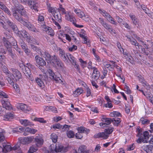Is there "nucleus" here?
Instances as JSON below:
<instances>
[{"instance_id":"nucleus-39","label":"nucleus","mask_w":153,"mask_h":153,"mask_svg":"<svg viewBox=\"0 0 153 153\" xmlns=\"http://www.w3.org/2000/svg\"><path fill=\"white\" fill-rule=\"evenodd\" d=\"M114 129V128L112 127H110L105 129L104 131L106 134L109 135L113 132Z\"/></svg>"},{"instance_id":"nucleus-58","label":"nucleus","mask_w":153,"mask_h":153,"mask_svg":"<svg viewBox=\"0 0 153 153\" xmlns=\"http://www.w3.org/2000/svg\"><path fill=\"white\" fill-rule=\"evenodd\" d=\"M79 36L80 37H82L83 39L84 40L83 41V43H86L87 42V38L85 36V35L83 34H80Z\"/></svg>"},{"instance_id":"nucleus-6","label":"nucleus","mask_w":153,"mask_h":153,"mask_svg":"<svg viewBox=\"0 0 153 153\" xmlns=\"http://www.w3.org/2000/svg\"><path fill=\"white\" fill-rule=\"evenodd\" d=\"M99 20L100 22L105 29L108 30L111 33H115V30L112 28L111 26L104 22L102 18H100L99 19Z\"/></svg>"},{"instance_id":"nucleus-62","label":"nucleus","mask_w":153,"mask_h":153,"mask_svg":"<svg viewBox=\"0 0 153 153\" xmlns=\"http://www.w3.org/2000/svg\"><path fill=\"white\" fill-rule=\"evenodd\" d=\"M5 60V56L0 55V63L4 62Z\"/></svg>"},{"instance_id":"nucleus-45","label":"nucleus","mask_w":153,"mask_h":153,"mask_svg":"<svg viewBox=\"0 0 153 153\" xmlns=\"http://www.w3.org/2000/svg\"><path fill=\"white\" fill-rule=\"evenodd\" d=\"M107 19L110 23L115 25H117L116 21L114 20V19L111 15L109 16L107 18Z\"/></svg>"},{"instance_id":"nucleus-59","label":"nucleus","mask_w":153,"mask_h":153,"mask_svg":"<svg viewBox=\"0 0 153 153\" xmlns=\"http://www.w3.org/2000/svg\"><path fill=\"white\" fill-rule=\"evenodd\" d=\"M103 105L106 108H111L113 107L112 104L110 102H108L107 103L104 104Z\"/></svg>"},{"instance_id":"nucleus-33","label":"nucleus","mask_w":153,"mask_h":153,"mask_svg":"<svg viewBox=\"0 0 153 153\" xmlns=\"http://www.w3.org/2000/svg\"><path fill=\"white\" fill-rule=\"evenodd\" d=\"M24 38H26V40L28 42H31L32 40L31 39H32V37L30 35V34L26 31V33H25V34L24 35Z\"/></svg>"},{"instance_id":"nucleus-24","label":"nucleus","mask_w":153,"mask_h":153,"mask_svg":"<svg viewBox=\"0 0 153 153\" xmlns=\"http://www.w3.org/2000/svg\"><path fill=\"white\" fill-rule=\"evenodd\" d=\"M68 21H70L71 22L73 23V24L76 27L78 28H81L83 27L82 25H79L75 23V22L76 20V19L74 18H71L70 16H69V18H68Z\"/></svg>"},{"instance_id":"nucleus-17","label":"nucleus","mask_w":153,"mask_h":153,"mask_svg":"<svg viewBox=\"0 0 153 153\" xmlns=\"http://www.w3.org/2000/svg\"><path fill=\"white\" fill-rule=\"evenodd\" d=\"M137 77L138 78L139 81L143 84V85L144 87H147L148 88H149L148 84L145 81L143 76L140 75L138 76H137Z\"/></svg>"},{"instance_id":"nucleus-32","label":"nucleus","mask_w":153,"mask_h":153,"mask_svg":"<svg viewBox=\"0 0 153 153\" xmlns=\"http://www.w3.org/2000/svg\"><path fill=\"white\" fill-rule=\"evenodd\" d=\"M35 81L37 83L38 85L41 88H43L44 86V84L43 81L40 79L38 78H36Z\"/></svg>"},{"instance_id":"nucleus-40","label":"nucleus","mask_w":153,"mask_h":153,"mask_svg":"<svg viewBox=\"0 0 153 153\" xmlns=\"http://www.w3.org/2000/svg\"><path fill=\"white\" fill-rule=\"evenodd\" d=\"M99 10L100 12L103 16L107 19L110 15L108 13H107L105 11L102 10L101 9H99Z\"/></svg>"},{"instance_id":"nucleus-36","label":"nucleus","mask_w":153,"mask_h":153,"mask_svg":"<svg viewBox=\"0 0 153 153\" xmlns=\"http://www.w3.org/2000/svg\"><path fill=\"white\" fill-rule=\"evenodd\" d=\"M143 138L144 140L147 141V142H148V139L150 137H151V135H149V133L147 131H145L144 132L143 134Z\"/></svg>"},{"instance_id":"nucleus-28","label":"nucleus","mask_w":153,"mask_h":153,"mask_svg":"<svg viewBox=\"0 0 153 153\" xmlns=\"http://www.w3.org/2000/svg\"><path fill=\"white\" fill-rule=\"evenodd\" d=\"M20 123L24 126H31L33 125L31 123L27 120H21L20 121Z\"/></svg>"},{"instance_id":"nucleus-14","label":"nucleus","mask_w":153,"mask_h":153,"mask_svg":"<svg viewBox=\"0 0 153 153\" xmlns=\"http://www.w3.org/2000/svg\"><path fill=\"white\" fill-rule=\"evenodd\" d=\"M59 55L61 59L64 62H67L66 59L68 53L65 54V51L60 48L59 49Z\"/></svg>"},{"instance_id":"nucleus-22","label":"nucleus","mask_w":153,"mask_h":153,"mask_svg":"<svg viewBox=\"0 0 153 153\" xmlns=\"http://www.w3.org/2000/svg\"><path fill=\"white\" fill-rule=\"evenodd\" d=\"M33 139V137H25L23 139V143L28 144L31 143Z\"/></svg>"},{"instance_id":"nucleus-23","label":"nucleus","mask_w":153,"mask_h":153,"mask_svg":"<svg viewBox=\"0 0 153 153\" xmlns=\"http://www.w3.org/2000/svg\"><path fill=\"white\" fill-rule=\"evenodd\" d=\"M43 56L45 58L47 63L49 64V62H50V60L52 56H51L48 53L45 52L44 54H43Z\"/></svg>"},{"instance_id":"nucleus-49","label":"nucleus","mask_w":153,"mask_h":153,"mask_svg":"<svg viewBox=\"0 0 153 153\" xmlns=\"http://www.w3.org/2000/svg\"><path fill=\"white\" fill-rule=\"evenodd\" d=\"M57 9L56 8H53L51 7H50L49 9V12L51 13L53 15L56 13H57Z\"/></svg>"},{"instance_id":"nucleus-15","label":"nucleus","mask_w":153,"mask_h":153,"mask_svg":"<svg viewBox=\"0 0 153 153\" xmlns=\"http://www.w3.org/2000/svg\"><path fill=\"white\" fill-rule=\"evenodd\" d=\"M66 58V59L67 62H65V63H68L69 61L72 64H75L76 61L75 60V58L71 54L69 53H68Z\"/></svg>"},{"instance_id":"nucleus-54","label":"nucleus","mask_w":153,"mask_h":153,"mask_svg":"<svg viewBox=\"0 0 153 153\" xmlns=\"http://www.w3.org/2000/svg\"><path fill=\"white\" fill-rule=\"evenodd\" d=\"M140 48H141V49L142 53L144 55H146V56L148 55L149 53L146 50L145 48H143L142 46V47H140Z\"/></svg>"},{"instance_id":"nucleus-19","label":"nucleus","mask_w":153,"mask_h":153,"mask_svg":"<svg viewBox=\"0 0 153 153\" xmlns=\"http://www.w3.org/2000/svg\"><path fill=\"white\" fill-rule=\"evenodd\" d=\"M129 17L131 18L133 23L136 26L138 25V20L137 18H136L135 16L131 14H130L129 15Z\"/></svg>"},{"instance_id":"nucleus-46","label":"nucleus","mask_w":153,"mask_h":153,"mask_svg":"<svg viewBox=\"0 0 153 153\" xmlns=\"http://www.w3.org/2000/svg\"><path fill=\"white\" fill-rule=\"evenodd\" d=\"M35 120L41 123H46L47 121L45 120L42 118H36L34 119Z\"/></svg>"},{"instance_id":"nucleus-61","label":"nucleus","mask_w":153,"mask_h":153,"mask_svg":"<svg viewBox=\"0 0 153 153\" xmlns=\"http://www.w3.org/2000/svg\"><path fill=\"white\" fill-rule=\"evenodd\" d=\"M116 19L117 20L118 22L119 23H121L122 24L123 22V19L121 18H120L119 16H117L116 17Z\"/></svg>"},{"instance_id":"nucleus-13","label":"nucleus","mask_w":153,"mask_h":153,"mask_svg":"<svg viewBox=\"0 0 153 153\" xmlns=\"http://www.w3.org/2000/svg\"><path fill=\"white\" fill-rule=\"evenodd\" d=\"M94 137L96 138L102 137L104 139H106L108 137V135L106 134L104 131L103 132H100L97 134H95Z\"/></svg>"},{"instance_id":"nucleus-12","label":"nucleus","mask_w":153,"mask_h":153,"mask_svg":"<svg viewBox=\"0 0 153 153\" xmlns=\"http://www.w3.org/2000/svg\"><path fill=\"white\" fill-rule=\"evenodd\" d=\"M13 112H8L3 117V120L6 121L10 120L13 119L14 116Z\"/></svg>"},{"instance_id":"nucleus-53","label":"nucleus","mask_w":153,"mask_h":153,"mask_svg":"<svg viewBox=\"0 0 153 153\" xmlns=\"http://www.w3.org/2000/svg\"><path fill=\"white\" fill-rule=\"evenodd\" d=\"M20 143H17L13 148H12V149L14 150H19L20 149Z\"/></svg>"},{"instance_id":"nucleus-51","label":"nucleus","mask_w":153,"mask_h":153,"mask_svg":"<svg viewBox=\"0 0 153 153\" xmlns=\"http://www.w3.org/2000/svg\"><path fill=\"white\" fill-rule=\"evenodd\" d=\"M136 131L138 132V134L137 135V136H142V133L143 132V130L142 129L140 128V127H138L137 128Z\"/></svg>"},{"instance_id":"nucleus-63","label":"nucleus","mask_w":153,"mask_h":153,"mask_svg":"<svg viewBox=\"0 0 153 153\" xmlns=\"http://www.w3.org/2000/svg\"><path fill=\"white\" fill-rule=\"evenodd\" d=\"M77 46L75 45H73L72 47L70 48H69V51H72L73 50H76L77 49Z\"/></svg>"},{"instance_id":"nucleus-43","label":"nucleus","mask_w":153,"mask_h":153,"mask_svg":"<svg viewBox=\"0 0 153 153\" xmlns=\"http://www.w3.org/2000/svg\"><path fill=\"white\" fill-rule=\"evenodd\" d=\"M51 138L52 140V141L55 143L57 141V135L54 133L52 134L51 136Z\"/></svg>"},{"instance_id":"nucleus-29","label":"nucleus","mask_w":153,"mask_h":153,"mask_svg":"<svg viewBox=\"0 0 153 153\" xmlns=\"http://www.w3.org/2000/svg\"><path fill=\"white\" fill-rule=\"evenodd\" d=\"M77 130L79 131V133H88L89 131V129L84 127H79Z\"/></svg>"},{"instance_id":"nucleus-37","label":"nucleus","mask_w":153,"mask_h":153,"mask_svg":"<svg viewBox=\"0 0 153 153\" xmlns=\"http://www.w3.org/2000/svg\"><path fill=\"white\" fill-rule=\"evenodd\" d=\"M78 16L85 21H87L86 19L88 18V16L85 15L84 13L82 11H81V12L79 13V14H78Z\"/></svg>"},{"instance_id":"nucleus-7","label":"nucleus","mask_w":153,"mask_h":153,"mask_svg":"<svg viewBox=\"0 0 153 153\" xmlns=\"http://www.w3.org/2000/svg\"><path fill=\"white\" fill-rule=\"evenodd\" d=\"M11 70L12 71L13 76L16 81L19 80L20 79L22 78V74L18 70L14 68H12Z\"/></svg>"},{"instance_id":"nucleus-20","label":"nucleus","mask_w":153,"mask_h":153,"mask_svg":"<svg viewBox=\"0 0 153 153\" xmlns=\"http://www.w3.org/2000/svg\"><path fill=\"white\" fill-rule=\"evenodd\" d=\"M35 146L37 147L40 146L43 143L42 139L40 138H36L35 139Z\"/></svg>"},{"instance_id":"nucleus-5","label":"nucleus","mask_w":153,"mask_h":153,"mask_svg":"<svg viewBox=\"0 0 153 153\" xmlns=\"http://www.w3.org/2000/svg\"><path fill=\"white\" fill-rule=\"evenodd\" d=\"M28 4L30 7L34 9L35 11L37 12V7L38 5V1L36 0H28L26 3Z\"/></svg>"},{"instance_id":"nucleus-42","label":"nucleus","mask_w":153,"mask_h":153,"mask_svg":"<svg viewBox=\"0 0 153 153\" xmlns=\"http://www.w3.org/2000/svg\"><path fill=\"white\" fill-rule=\"evenodd\" d=\"M9 55L13 59L16 58V55L14 54L13 52L12 49L11 48H9L7 49Z\"/></svg>"},{"instance_id":"nucleus-55","label":"nucleus","mask_w":153,"mask_h":153,"mask_svg":"<svg viewBox=\"0 0 153 153\" xmlns=\"http://www.w3.org/2000/svg\"><path fill=\"white\" fill-rule=\"evenodd\" d=\"M55 64H56L59 68H61L62 67L63 64L59 59L57 60V61L55 63Z\"/></svg>"},{"instance_id":"nucleus-4","label":"nucleus","mask_w":153,"mask_h":153,"mask_svg":"<svg viewBox=\"0 0 153 153\" xmlns=\"http://www.w3.org/2000/svg\"><path fill=\"white\" fill-rule=\"evenodd\" d=\"M35 60L36 62V64L38 65L39 68L40 67H43L45 66L46 62L45 60L42 57L38 55H36L35 57Z\"/></svg>"},{"instance_id":"nucleus-41","label":"nucleus","mask_w":153,"mask_h":153,"mask_svg":"<svg viewBox=\"0 0 153 153\" xmlns=\"http://www.w3.org/2000/svg\"><path fill=\"white\" fill-rule=\"evenodd\" d=\"M113 119H114V122L113 123L114 125L115 126H118L121 122L120 119L118 118L115 119L113 118Z\"/></svg>"},{"instance_id":"nucleus-60","label":"nucleus","mask_w":153,"mask_h":153,"mask_svg":"<svg viewBox=\"0 0 153 153\" xmlns=\"http://www.w3.org/2000/svg\"><path fill=\"white\" fill-rule=\"evenodd\" d=\"M62 5H60L59 8L58 10V11H59V10H60L62 12V14H65L66 13L65 12V9L63 8L62 7Z\"/></svg>"},{"instance_id":"nucleus-9","label":"nucleus","mask_w":153,"mask_h":153,"mask_svg":"<svg viewBox=\"0 0 153 153\" xmlns=\"http://www.w3.org/2000/svg\"><path fill=\"white\" fill-rule=\"evenodd\" d=\"M23 71L25 76L30 80L32 81L34 80V78L31 74V72L28 67L27 66L26 67V68L23 70Z\"/></svg>"},{"instance_id":"nucleus-16","label":"nucleus","mask_w":153,"mask_h":153,"mask_svg":"<svg viewBox=\"0 0 153 153\" xmlns=\"http://www.w3.org/2000/svg\"><path fill=\"white\" fill-rule=\"evenodd\" d=\"M142 148L146 153H150L152 152V151L153 149V146L152 145H146L143 146Z\"/></svg>"},{"instance_id":"nucleus-57","label":"nucleus","mask_w":153,"mask_h":153,"mask_svg":"<svg viewBox=\"0 0 153 153\" xmlns=\"http://www.w3.org/2000/svg\"><path fill=\"white\" fill-rule=\"evenodd\" d=\"M111 116L112 117H115V116L117 117L121 116V114L118 112H115L114 113H111Z\"/></svg>"},{"instance_id":"nucleus-35","label":"nucleus","mask_w":153,"mask_h":153,"mask_svg":"<svg viewBox=\"0 0 153 153\" xmlns=\"http://www.w3.org/2000/svg\"><path fill=\"white\" fill-rule=\"evenodd\" d=\"M30 46L31 48L32 49H33L34 51H36L40 55H43L41 51V50L39 49V48H38V47L34 46V45L32 44L30 45Z\"/></svg>"},{"instance_id":"nucleus-10","label":"nucleus","mask_w":153,"mask_h":153,"mask_svg":"<svg viewBox=\"0 0 153 153\" xmlns=\"http://www.w3.org/2000/svg\"><path fill=\"white\" fill-rule=\"evenodd\" d=\"M2 102L3 103L4 107L3 108L0 107V111H1L2 108L4 109V108L8 110H11L12 109V107L10 105H11L9 102L6 100H3Z\"/></svg>"},{"instance_id":"nucleus-30","label":"nucleus","mask_w":153,"mask_h":153,"mask_svg":"<svg viewBox=\"0 0 153 153\" xmlns=\"http://www.w3.org/2000/svg\"><path fill=\"white\" fill-rule=\"evenodd\" d=\"M18 106L24 112L27 111H29V110L28 109V107L26 104L22 103L19 104Z\"/></svg>"},{"instance_id":"nucleus-52","label":"nucleus","mask_w":153,"mask_h":153,"mask_svg":"<svg viewBox=\"0 0 153 153\" xmlns=\"http://www.w3.org/2000/svg\"><path fill=\"white\" fill-rule=\"evenodd\" d=\"M7 97L8 95L2 91H0V98H4Z\"/></svg>"},{"instance_id":"nucleus-11","label":"nucleus","mask_w":153,"mask_h":153,"mask_svg":"<svg viewBox=\"0 0 153 153\" xmlns=\"http://www.w3.org/2000/svg\"><path fill=\"white\" fill-rule=\"evenodd\" d=\"M5 22L8 25L15 33L18 32V29L17 26L12 22L8 19H6L5 20Z\"/></svg>"},{"instance_id":"nucleus-47","label":"nucleus","mask_w":153,"mask_h":153,"mask_svg":"<svg viewBox=\"0 0 153 153\" xmlns=\"http://www.w3.org/2000/svg\"><path fill=\"white\" fill-rule=\"evenodd\" d=\"M67 136L70 138H73L74 137V132L72 131H70L67 133Z\"/></svg>"},{"instance_id":"nucleus-3","label":"nucleus","mask_w":153,"mask_h":153,"mask_svg":"<svg viewBox=\"0 0 153 153\" xmlns=\"http://www.w3.org/2000/svg\"><path fill=\"white\" fill-rule=\"evenodd\" d=\"M48 71L50 77L52 80L55 81L56 82L62 83L63 82V80H62L60 78H62V77L60 75H59V76H57V75H56L50 69H49Z\"/></svg>"},{"instance_id":"nucleus-34","label":"nucleus","mask_w":153,"mask_h":153,"mask_svg":"<svg viewBox=\"0 0 153 153\" xmlns=\"http://www.w3.org/2000/svg\"><path fill=\"white\" fill-rule=\"evenodd\" d=\"M83 92V90L81 88H78L74 92L73 94L76 96H78Z\"/></svg>"},{"instance_id":"nucleus-8","label":"nucleus","mask_w":153,"mask_h":153,"mask_svg":"<svg viewBox=\"0 0 153 153\" xmlns=\"http://www.w3.org/2000/svg\"><path fill=\"white\" fill-rule=\"evenodd\" d=\"M10 39L11 40H13V42L12 43L8 41L7 40L5 39L4 41V45L7 49L9 48H11L12 45L16 46V45H17L16 42L14 39L12 37L10 38Z\"/></svg>"},{"instance_id":"nucleus-50","label":"nucleus","mask_w":153,"mask_h":153,"mask_svg":"<svg viewBox=\"0 0 153 153\" xmlns=\"http://www.w3.org/2000/svg\"><path fill=\"white\" fill-rule=\"evenodd\" d=\"M132 45H134L135 46H137L139 49L140 47H142V46L139 45V44L137 42V41L135 39H133L131 42Z\"/></svg>"},{"instance_id":"nucleus-56","label":"nucleus","mask_w":153,"mask_h":153,"mask_svg":"<svg viewBox=\"0 0 153 153\" xmlns=\"http://www.w3.org/2000/svg\"><path fill=\"white\" fill-rule=\"evenodd\" d=\"M62 127V126L59 123L55 124L53 125V128L60 129Z\"/></svg>"},{"instance_id":"nucleus-25","label":"nucleus","mask_w":153,"mask_h":153,"mask_svg":"<svg viewBox=\"0 0 153 153\" xmlns=\"http://www.w3.org/2000/svg\"><path fill=\"white\" fill-rule=\"evenodd\" d=\"M102 121L105 122L106 126L110 124L111 122H114V119L111 118H102Z\"/></svg>"},{"instance_id":"nucleus-48","label":"nucleus","mask_w":153,"mask_h":153,"mask_svg":"<svg viewBox=\"0 0 153 153\" xmlns=\"http://www.w3.org/2000/svg\"><path fill=\"white\" fill-rule=\"evenodd\" d=\"M70 127V126L65 125L64 126H62V127L61 128H62V130L63 131H68Z\"/></svg>"},{"instance_id":"nucleus-21","label":"nucleus","mask_w":153,"mask_h":153,"mask_svg":"<svg viewBox=\"0 0 153 153\" xmlns=\"http://www.w3.org/2000/svg\"><path fill=\"white\" fill-rule=\"evenodd\" d=\"M53 15L55 19L59 22L62 21L61 14L59 11H57V13H55Z\"/></svg>"},{"instance_id":"nucleus-44","label":"nucleus","mask_w":153,"mask_h":153,"mask_svg":"<svg viewBox=\"0 0 153 153\" xmlns=\"http://www.w3.org/2000/svg\"><path fill=\"white\" fill-rule=\"evenodd\" d=\"M139 137L136 140V141L137 143H140L141 142H143L144 143L147 142V141L144 140L143 137V136Z\"/></svg>"},{"instance_id":"nucleus-18","label":"nucleus","mask_w":153,"mask_h":153,"mask_svg":"<svg viewBox=\"0 0 153 153\" xmlns=\"http://www.w3.org/2000/svg\"><path fill=\"white\" fill-rule=\"evenodd\" d=\"M3 146L2 149L3 150V152L4 153H6L9 152L12 150L11 146L10 145L4 144L3 145Z\"/></svg>"},{"instance_id":"nucleus-2","label":"nucleus","mask_w":153,"mask_h":153,"mask_svg":"<svg viewBox=\"0 0 153 153\" xmlns=\"http://www.w3.org/2000/svg\"><path fill=\"white\" fill-rule=\"evenodd\" d=\"M64 148L62 146H57L56 145L52 144L49 146V150L48 152L49 153H56L57 152L64 153Z\"/></svg>"},{"instance_id":"nucleus-31","label":"nucleus","mask_w":153,"mask_h":153,"mask_svg":"<svg viewBox=\"0 0 153 153\" xmlns=\"http://www.w3.org/2000/svg\"><path fill=\"white\" fill-rule=\"evenodd\" d=\"M86 147L85 145H81L78 150V152H80L81 153H87L88 152L86 151Z\"/></svg>"},{"instance_id":"nucleus-64","label":"nucleus","mask_w":153,"mask_h":153,"mask_svg":"<svg viewBox=\"0 0 153 153\" xmlns=\"http://www.w3.org/2000/svg\"><path fill=\"white\" fill-rule=\"evenodd\" d=\"M7 8V7L2 2L1 3V4H0V8L4 11Z\"/></svg>"},{"instance_id":"nucleus-38","label":"nucleus","mask_w":153,"mask_h":153,"mask_svg":"<svg viewBox=\"0 0 153 153\" xmlns=\"http://www.w3.org/2000/svg\"><path fill=\"white\" fill-rule=\"evenodd\" d=\"M37 150V147L35 145H33L30 148L28 151V152L30 153H33L36 152Z\"/></svg>"},{"instance_id":"nucleus-27","label":"nucleus","mask_w":153,"mask_h":153,"mask_svg":"<svg viewBox=\"0 0 153 153\" xmlns=\"http://www.w3.org/2000/svg\"><path fill=\"white\" fill-rule=\"evenodd\" d=\"M58 59L56 55H54L51 56L50 60V62H49V64L55 65V63Z\"/></svg>"},{"instance_id":"nucleus-26","label":"nucleus","mask_w":153,"mask_h":153,"mask_svg":"<svg viewBox=\"0 0 153 153\" xmlns=\"http://www.w3.org/2000/svg\"><path fill=\"white\" fill-rule=\"evenodd\" d=\"M153 44V42L151 41L147 40V42H145L143 45L144 47L147 49H148L151 48V46Z\"/></svg>"},{"instance_id":"nucleus-1","label":"nucleus","mask_w":153,"mask_h":153,"mask_svg":"<svg viewBox=\"0 0 153 153\" xmlns=\"http://www.w3.org/2000/svg\"><path fill=\"white\" fill-rule=\"evenodd\" d=\"M15 7L11 8L12 15L14 18L27 27L29 30L35 32H37L38 31L34 26L32 25L29 22L24 21L22 17H27L26 12L24 7L19 4V2L17 0H12Z\"/></svg>"}]
</instances>
